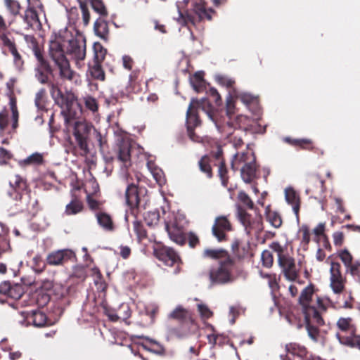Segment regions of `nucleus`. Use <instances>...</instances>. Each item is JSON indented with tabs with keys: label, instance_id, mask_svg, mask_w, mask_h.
<instances>
[{
	"label": "nucleus",
	"instance_id": "c9c22d12",
	"mask_svg": "<svg viewBox=\"0 0 360 360\" xmlns=\"http://www.w3.org/2000/svg\"><path fill=\"white\" fill-rule=\"evenodd\" d=\"M231 250L237 257L244 258L249 253L250 244H243L239 240L236 239L231 244Z\"/></svg>",
	"mask_w": 360,
	"mask_h": 360
},
{
	"label": "nucleus",
	"instance_id": "20e7f679",
	"mask_svg": "<svg viewBox=\"0 0 360 360\" xmlns=\"http://www.w3.org/2000/svg\"><path fill=\"white\" fill-rule=\"evenodd\" d=\"M24 39L37 59V65L34 68L35 77L41 84H46L49 89L51 84H57L50 78L53 75V68L49 61L44 57L42 48L39 46L37 39L33 35L26 34Z\"/></svg>",
	"mask_w": 360,
	"mask_h": 360
},
{
	"label": "nucleus",
	"instance_id": "7c9ffc66",
	"mask_svg": "<svg viewBox=\"0 0 360 360\" xmlns=\"http://www.w3.org/2000/svg\"><path fill=\"white\" fill-rule=\"evenodd\" d=\"M284 141L294 147H298L302 150H313L314 148L313 141L309 139H292L290 137H285Z\"/></svg>",
	"mask_w": 360,
	"mask_h": 360
},
{
	"label": "nucleus",
	"instance_id": "dca6fc26",
	"mask_svg": "<svg viewBox=\"0 0 360 360\" xmlns=\"http://www.w3.org/2000/svg\"><path fill=\"white\" fill-rule=\"evenodd\" d=\"M75 252L70 249H63L49 252L46 258V264L50 266H63L68 262L76 260Z\"/></svg>",
	"mask_w": 360,
	"mask_h": 360
},
{
	"label": "nucleus",
	"instance_id": "1a4fd4ad",
	"mask_svg": "<svg viewBox=\"0 0 360 360\" xmlns=\"http://www.w3.org/2000/svg\"><path fill=\"white\" fill-rule=\"evenodd\" d=\"M234 259L220 260L219 266L212 268L209 272V278L212 285H224L233 281L232 271L235 269Z\"/></svg>",
	"mask_w": 360,
	"mask_h": 360
},
{
	"label": "nucleus",
	"instance_id": "f3484780",
	"mask_svg": "<svg viewBox=\"0 0 360 360\" xmlns=\"http://www.w3.org/2000/svg\"><path fill=\"white\" fill-rule=\"evenodd\" d=\"M346 278L342 274L341 264L331 262L330 268V286L335 294H340L345 287Z\"/></svg>",
	"mask_w": 360,
	"mask_h": 360
},
{
	"label": "nucleus",
	"instance_id": "0e129e2a",
	"mask_svg": "<svg viewBox=\"0 0 360 360\" xmlns=\"http://www.w3.org/2000/svg\"><path fill=\"white\" fill-rule=\"evenodd\" d=\"M339 257L347 267L352 262L353 257L347 250H343L339 253Z\"/></svg>",
	"mask_w": 360,
	"mask_h": 360
},
{
	"label": "nucleus",
	"instance_id": "a878e982",
	"mask_svg": "<svg viewBox=\"0 0 360 360\" xmlns=\"http://www.w3.org/2000/svg\"><path fill=\"white\" fill-rule=\"evenodd\" d=\"M285 197L287 202L292 206V210L298 219L300 209V198L299 194L293 188H288L285 191Z\"/></svg>",
	"mask_w": 360,
	"mask_h": 360
},
{
	"label": "nucleus",
	"instance_id": "ddd939ff",
	"mask_svg": "<svg viewBox=\"0 0 360 360\" xmlns=\"http://www.w3.org/2000/svg\"><path fill=\"white\" fill-rule=\"evenodd\" d=\"M154 255L164 264L168 266H175L174 274L179 273L182 262L178 253L173 248L164 245H157L154 248Z\"/></svg>",
	"mask_w": 360,
	"mask_h": 360
},
{
	"label": "nucleus",
	"instance_id": "72a5a7b5",
	"mask_svg": "<svg viewBox=\"0 0 360 360\" xmlns=\"http://www.w3.org/2000/svg\"><path fill=\"white\" fill-rule=\"evenodd\" d=\"M190 82L196 92H202L206 88L205 81L204 79V72L202 71L195 72L190 78Z\"/></svg>",
	"mask_w": 360,
	"mask_h": 360
},
{
	"label": "nucleus",
	"instance_id": "b1692460",
	"mask_svg": "<svg viewBox=\"0 0 360 360\" xmlns=\"http://www.w3.org/2000/svg\"><path fill=\"white\" fill-rule=\"evenodd\" d=\"M307 193H312L321 197L326 191L325 181L319 174H313L308 180Z\"/></svg>",
	"mask_w": 360,
	"mask_h": 360
},
{
	"label": "nucleus",
	"instance_id": "4be33fe9",
	"mask_svg": "<svg viewBox=\"0 0 360 360\" xmlns=\"http://www.w3.org/2000/svg\"><path fill=\"white\" fill-rule=\"evenodd\" d=\"M256 157L252 151L248 148L245 151L237 153L233 155L231 160V167L232 170L237 171L243 165H247L252 162H255Z\"/></svg>",
	"mask_w": 360,
	"mask_h": 360
},
{
	"label": "nucleus",
	"instance_id": "7ed1b4c3",
	"mask_svg": "<svg viewBox=\"0 0 360 360\" xmlns=\"http://www.w3.org/2000/svg\"><path fill=\"white\" fill-rule=\"evenodd\" d=\"M168 319L177 323L176 326L170 323L167 326V334L171 338H184L196 329L192 312L181 305L177 306L168 314Z\"/></svg>",
	"mask_w": 360,
	"mask_h": 360
},
{
	"label": "nucleus",
	"instance_id": "cd10ccee",
	"mask_svg": "<svg viewBox=\"0 0 360 360\" xmlns=\"http://www.w3.org/2000/svg\"><path fill=\"white\" fill-rule=\"evenodd\" d=\"M11 246L9 239L8 228L0 221V257L3 254L10 252Z\"/></svg>",
	"mask_w": 360,
	"mask_h": 360
},
{
	"label": "nucleus",
	"instance_id": "412c9836",
	"mask_svg": "<svg viewBox=\"0 0 360 360\" xmlns=\"http://www.w3.org/2000/svg\"><path fill=\"white\" fill-rule=\"evenodd\" d=\"M0 294L6 298L19 300L24 294V288L20 284L4 281L0 283Z\"/></svg>",
	"mask_w": 360,
	"mask_h": 360
},
{
	"label": "nucleus",
	"instance_id": "5fc2aeb1",
	"mask_svg": "<svg viewBox=\"0 0 360 360\" xmlns=\"http://www.w3.org/2000/svg\"><path fill=\"white\" fill-rule=\"evenodd\" d=\"M89 2L94 11L100 14L101 16L108 15L107 9L102 0H90Z\"/></svg>",
	"mask_w": 360,
	"mask_h": 360
},
{
	"label": "nucleus",
	"instance_id": "bb28decb",
	"mask_svg": "<svg viewBox=\"0 0 360 360\" xmlns=\"http://www.w3.org/2000/svg\"><path fill=\"white\" fill-rule=\"evenodd\" d=\"M257 165L256 161L248 164L247 165H243L239 169L240 170V176L242 179L247 184L252 183L255 179L257 178Z\"/></svg>",
	"mask_w": 360,
	"mask_h": 360
},
{
	"label": "nucleus",
	"instance_id": "49530a36",
	"mask_svg": "<svg viewBox=\"0 0 360 360\" xmlns=\"http://www.w3.org/2000/svg\"><path fill=\"white\" fill-rule=\"evenodd\" d=\"M266 217L267 221L274 228L278 229L281 226L283 221L281 216L278 212L269 210L266 212Z\"/></svg>",
	"mask_w": 360,
	"mask_h": 360
},
{
	"label": "nucleus",
	"instance_id": "c756f323",
	"mask_svg": "<svg viewBox=\"0 0 360 360\" xmlns=\"http://www.w3.org/2000/svg\"><path fill=\"white\" fill-rule=\"evenodd\" d=\"M285 348L287 354L297 356L300 358L301 360H304L310 354L304 346L295 342L287 344Z\"/></svg>",
	"mask_w": 360,
	"mask_h": 360
},
{
	"label": "nucleus",
	"instance_id": "6e6d98bb",
	"mask_svg": "<svg viewBox=\"0 0 360 360\" xmlns=\"http://www.w3.org/2000/svg\"><path fill=\"white\" fill-rule=\"evenodd\" d=\"M28 214L35 216L39 211V202L37 199L29 197L28 203L25 209Z\"/></svg>",
	"mask_w": 360,
	"mask_h": 360
},
{
	"label": "nucleus",
	"instance_id": "0eeeda50",
	"mask_svg": "<svg viewBox=\"0 0 360 360\" xmlns=\"http://www.w3.org/2000/svg\"><path fill=\"white\" fill-rule=\"evenodd\" d=\"M179 17L176 19L179 24L183 26H188L189 24L195 25L197 22L204 19L212 20L211 13L213 9L207 10L205 3L202 0H196L191 4V8L181 11L179 8Z\"/></svg>",
	"mask_w": 360,
	"mask_h": 360
},
{
	"label": "nucleus",
	"instance_id": "69168bd1",
	"mask_svg": "<svg viewBox=\"0 0 360 360\" xmlns=\"http://www.w3.org/2000/svg\"><path fill=\"white\" fill-rule=\"evenodd\" d=\"M217 81L219 84L228 88L232 87L235 83L234 80L224 75H218Z\"/></svg>",
	"mask_w": 360,
	"mask_h": 360
},
{
	"label": "nucleus",
	"instance_id": "39448f33",
	"mask_svg": "<svg viewBox=\"0 0 360 360\" xmlns=\"http://www.w3.org/2000/svg\"><path fill=\"white\" fill-rule=\"evenodd\" d=\"M49 92L55 103L61 108L65 120L66 118H75L78 112H81L82 109L77 103V98L71 91H62L57 83L51 84Z\"/></svg>",
	"mask_w": 360,
	"mask_h": 360
},
{
	"label": "nucleus",
	"instance_id": "4d7b16f0",
	"mask_svg": "<svg viewBox=\"0 0 360 360\" xmlns=\"http://www.w3.org/2000/svg\"><path fill=\"white\" fill-rule=\"evenodd\" d=\"M306 329L311 339H312L314 342H318L320 336L319 329L316 326H313L309 321L306 322Z\"/></svg>",
	"mask_w": 360,
	"mask_h": 360
},
{
	"label": "nucleus",
	"instance_id": "a18cd8bd",
	"mask_svg": "<svg viewBox=\"0 0 360 360\" xmlns=\"http://www.w3.org/2000/svg\"><path fill=\"white\" fill-rule=\"evenodd\" d=\"M200 170L206 174L207 177H212V169L210 165V158L208 155L202 156L198 162Z\"/></svg>",
	"mask_w": 360,
	"mask_h": 360
},
{
	"label": "nucleus",
	"instance_id": "de8ad7c7",
	"mask_svg": "<svg viewBox=\"0 0 360 360\" xmlns=\"http://www.w3.org/2000/svg\"><path fill=\"white\" fill-rule=\"evenodd\" d=\"M47 101L46 91L44 88L40 89L35 95L34 103L39 110L46 109Z\"/></svg>",
	"mask_w": 360,
	"mask_h": 360
},
{
	"label": "nucleus",
	"instance_id": "bf43d9fd",
	"mask_svg": "<svg viewBox=\"0 0 360 360\" xmlns=\"http://www.w3.org/2000/svg\"><path fill=\"white\" fill-rule=\"evenodd\" d=\"M261 259L264 266L266 268L272 266L274 263V257L269 250H266L262 252Z\"/></svg>",
	"mask_w": 360,
	"mask_h": 360
},
{
	"label": "nucleus",
	"instance_id": "2eb2a0df",
	"mask_svg": "<svg viewBox=\"0 0 360 360\" xmlns=\"http://www.w3.org/2000/svg\"><path fill=\"white\" fill-rule=\"evenodd\" d=\"M229 217V215L217 216L212 226V234L219 243L227 241L228 233L233 229Z\"/></svg>",
	"mask_w": 360,
	"mask_h": 360
},
{
	"label": "nucleus",
	"instance_id": "f704fd0d",
	"mask_svg": "<svg viewBox=\"0 0 360 360\" xmlns=\"http://www.w3.org/2000/svg\"><path fill=\"white\" fill-rule=\"evenodd\" d=\"M203 255L213 259L227 260L233 259L229 252L222 248L219 249H206L204 250Z\"/></svg>",
	"mask_w": 360,
	"mask_h": 360
},
{
	"label": "nucleus",
	"instance_id": "a211bd4d",
	"mask_svg": "<svg viewBox=\"0 0 360 360\" xmlns=\"http://www.w3.org/2000/svg\"><path fill=\"white\" fill-rule=\"evenodd\" d=\"M131 143L129 139H120L115 146L114 150L117 159L121 162L126 168L131 166Z\"/></svg>",
	"mask_w": 360,
	"mask_h": 360
},
{
	"label": "nucleus",
	"instance_id": "a19ab883",
	"mask_svg": "<svg viewBox=\"0 0 360 360\" xmlns=\"http://www.w3.org/2000/svg\"><path fill=\"white\" fill-rule=\"evenodd\" d=\"M87 277L86 266L83 265H77L74 266L72 274L69 276L68 281L74 282V279L78 280V282H83Z\"/></svg>",
	"mask_w": 360,
	"mask_h": 360
},
{
	"label": "nucleus",
	"instance_id": "9d476101",
	"mask_svg": "<svg viewBox=\"0 0 360 360\" xmlns=\"http://www.w3.org/2000/svg\"><path fill=\"white\" fill-rule=\"evenodd\" d=\"M200 103L197 99L193 98L186 111V129L189 139L196 143H201L203 141L202 136L195 132V129L201 125V120L199 118L198 108Z\"/></svg>",
	"mask_w": 360,
	"mask_h": 360
},
{
	"label": "nucleus",
	"instance_id": "423d86ee",
	"mask_svg": "<svg viewBox=\"0 0 360 360\" xmlns=\"http://www.w3.org/2000/svg\"><path fill=\"white\" fill-rule=\"evenodd\" d=\"M269 248L276 252L278 264L285 278L289 281H296L300 277V269L297 267L294 257L277 241L272 242Z\"/></svg>",
	"mask_w": 360,
	"mask_h": 360
},
{
	"label": "nucleus",
	"instance_id": "79ce46f5",
	"mask_svg": "<svg viewBox=\"0 0 360 360\" xmlns=\"http://www.w3.org/2000/svg\"><path fill=\"white\" fill-rule=\"evenodd\" d=\"M5 8L10 15L16 17L20 14L22 9L20 2L17 0H4Z\"/></svg>",
	"mask_w": 360,
	"mask_h": 360
},
{
	"label": "nucleus",
	"instance_id": "f03ea898",
	"mask_svg": "<svg viewBox=\"0 0 360 360\" xmlns=\"http://www.w3.org/2000/svg\"><path fill=\"white\" fill-rule=\"evenodd\" d=\"M75 118H66L65 123L67 129L72 132L76 145L70 141L72 153L76 154L77 148L80 150V155L86 156L89 153V141L91 131H96L94 126L85 120Z\"/></svg>",
	"mask_w": 360,
	"mask_h": 360
},
{
	"label": "nucleus",
	"instance_id": "3c124183",
	"mask_svg": "<svg viewBox=\"0 0 360 360\" xmlns=\"http://www.w3.org/2000/svg\"><path fill=\"white\" fill-rule=\"evenodd\" d=\"M83 102L85 108L91 111L93 113L96 112L98 110V103L97 100L91 96L87 95L84 96Z\"/></svg>",
	"mask_w": 360,
	"mask_h": 360
},
{
	"label": "nucleus",
	"instance_id": "6ab92c4d",
	"mask_svg": "<svg viewBox=\"0 0 360 360\" xmlns=\"http://www.w3.org/2000/svg\"><path fill=\"white\" fill-rule=\"evenodd\" d=\"M0 39L4 47L11 53L13 58V64L18 70H22L25 64L24 60L17 49L14 39H10L7 34H2Z\"/></svg>",
	"mask_w": 360,
	"mask_h": 360
},
{
	"label": "nucleus",
	"instance_id": "37998d69",
	"mask_svg": "<svg viewBox=\"0 0 360 360\" xmlns=\"http://www.w3.org/2000/svg\"><path fill=\"white\" fill-rule=\"evenodd\" d=\"M83 208L82 202L77 198H75L66 205L65 212L67 215L76 214L82 212Z\"/></svg>",
	"mask_w": 360,
	"mask_h": 360
},
{
	"label": "nucleus",
	"instance_id": "f257e3e1",
	"mask_svg": "<svg viewBox=\"0 0 360 360\" xmlns=\"http://www.w3.org/2000/svg\"><path fill=\"white\" fill-rule=\"evenodd\" d=\"M65 54L72 56L77 61L84 60L86 57V39L82 35L72 37L67 30H60L51 36L49 41V55L58 70L62 80L72 81L75 72Z\"/></svg>",
	"mask_w": 360,
	"mask_h": 360
},
{
	"label": "nucleus",
	"instance_id": "f8f14e48",
	"mask_svg": "<svg viewBox=\"0 0 360 360\" xmlns=\"http://www.w3.org/2000/svg\"><path fill=\"white\" fill-rule=\"evenodd\" d=\"M238 218L250 236H257L263 230L262 218L259 214L252 216L243 208L238 207Z\"/></svg>",
	"mask_w": 360,
	"mask_h": 360
},
{
	"label": "nucleus",
	"instance_id": "e2e57ef3",
	"mask_svg": "<svg viewBox=\"0 0 360 360\" xmlns=\"http://www.w3.org/2000/svg\"><path fill=\"white\" fill-rule=\"evenodd\" d=\"M13 158L12 153L3 147H0V165H5Z\"/></svg>",
	"mask_w": 360,
	"mask_h": 360
},
{
	"label": "nucleus",
	"instance_id": "c03bdc74",
	"mask_svg": "<svg viewBox=\"0 0 360 360\" xmlns=\"http://www.w3.org/2000/svg\"><path fill=\"white\" fill-rule=\"evenodd\" d=\"M94 32L97 36L105 39L108 34V23L101 19L97 20L94 23Z\"/></svg>",
	"mask_w": 360,
	"mask_h": 360
},
{
	"label": "nucleus",
	"instance_id": "052dcab7",
	"mask_svg": "<svg viewBox=\"0 0 360 360\" xmlns=\"http://www.w3.org/2000/svg\"><path fill=\"white\" fill-rule=\"evenodd\" d=\"M238 200L243 205L246 206L248 209H254V202L250 196L245 191H240L238 195Z\"/></svg>",
	"mask_w": 360,
	"mask_h": 360
},
{
	"label": "nucleus",
	"instance_id": "864d4df0",
	"mask_svg": "<svg viewBox=\"0 0 360 360\" xmlns=\"http://www.w3.org/2000/svg\"><path fill=\"white\" fill-rule=\"evenodd\" d=\"M134 231H135L137 238L141 241L147 238V231L141 221L135 220L133 222Z\"/></svg>",
	"mask_w": 360,
	"mask_h": 360
},
{
	"label": "nucleus",
	"instance_id": "e433bc0d",
	"mask_svg": "<svg viewBox=\"0 0 360 360\" xmlns=\"http://www.w3.org/2000/svg\"><path fill=\"white\" fill-rule=\"evenodd\" d=\"M236 98L251 110H255L257 108L259 104L257 97L248 93H241L238 94Z\"/></svg>",
	"mask_w": 360,
	"mask_h": 360
},
{
	"label": "nucleus",
	"instance_id": "473e14b6",
	"mask_svg": "<svg viewBox=\"0 0 360 360\" xmlns=\"http://www.w3.org/2000/svg\"><path fill=\"white\" fill-rule=\"evenodd\" d=\"M102 63L94 62L89 63V72L94 79L104 81L105 79V72L102 68Z\"/></svg>",
	"mask_w": 360,
	"mask_h": 360
},
{
	"label": "nucleus",
	"instance_id": "58836bf2",
	"mask_svg": "<svg viewBox=\"0 0 360 360\" xmlns=\"http://www.w3.org/2000/svg\"><path fill=\"white\" fill-rule=\"evenodd\" d=\"M298 237L300 238V243L303 250H307L309 244L311 241L310 229L308 225L302 224L300 226L298 231Z\"/></svg>",
	"mask_w": 360,
	"mask_h": 360
},
{
	"label": "nucleus",
	"instance_id": "c85d7f7f",
	"mask_svg": "<svg viewBox=\"0 0 360 360\" xmlns=\"http://www.w3.org/2000/svg\"><path fill=\"white\" fill-rule=\"evenodd\" d=\"M314 292V286L313 284H310L304 288L299 297V304L302 307L303 311L311 307L310 303L311 298Z\"/></svg>",
	"mask_w": 360,
	"mask_h": 360
},
{
	"label": "nucleus",
	"instance_id": "5701e85b",
	"mask_svg": "<svg viewBox=\"0 0 360 360\" xmlns=\"http://www.w3.org/2000/svg\"><path fill=\"white\" fill-rule=\"evenodd\" d=\"M23 315L27 324H32L35 327H44L49 325V320L46 315L39 310L24 311Z\"/></svg>",
	"mask_w": 360,
	"mask_h": 360
},
{
	"label": "nucleus",
	"instance_id": "338daca9",
	"mask_svg": "<svg viewBox=\"0 0 360 360\" xmlns=\"http://www.w3.org/2000/svg\"><path fill=\"white\" fill-rule=\"evenodd\" d=\"M347 271H349L352 276H356L359 277L360 280V263L359 262H356L354 263H351L347 267Z\"/></svg>",
	"mask_w": 360,
	"mask_h": 360
},
{
	"label": "nucleus",
	"instance_id": "2f4dec72",
	"mask_svg": "<svg viewBox=\"0 0 360 360\" xmlns=\"http://www.w3.org/2000/svg\"><path fill=\"white\" fill-rule=\"evenodd\" d=\"M11 187L18 193L21 194L28 189L27 180L20 175L16 174L10 180Z\"/></svg>",
	"mask_w": 360,
	"mask_h": 360
},
{
	"label": "nucleus",
	"instance_id": "680f3d73",
	"mask_svg": "<svg viewBox=\"0 0 360 360\" xmlns=\"http://www.w3.org/2000/svg\"><path fill=\"white\" fill-rule=\"evenodd\" d=\"M50 300L51 297L48 293L40 292L37 294L36 302L39 307H43L49 304Z\"/></svg>",
	"mask_w": 360,
	"mask_h": 360
},
{
	"label": "nucleus",
	"instance_id": "8fccbe9b",
	"mask_svg": "<svg viewBox=\"0 0 360 360\" xmlns=\"http://www.w3.org/2000/svg\"><path fill=\"white\" fill-rule=\"evenodd\" d=\"M44 162V156L39 153H34L23 160V163L26 165H42Z\"/></svg>",
	"mask_w": 360,
	"mask_h": 360
},
{
	"label": "nucleus",
	"instance_id": "aec40b11",
	"mask_svg": "<svg viewBox=\"0 0 360 360\" xmlns=\"http://www.w3.org/2000/svg\"><path fill=\"white\" fill-rule=\"evenodd\" d=\"M103 313L108 317L109 320L113 322L117 321H126L131 314V311L128 304H122L119 309L115 311L103 304Z\"/></svg>",
	"mask_w": 360,
	"mask_h": 360
},
{
	"label": "nucleus",
	"instance_id": "6e6552de",
	"mask_svg": "<svg viewBox=\"0 0 360 360\" xmlns=\"http://www.w3.org/2000/svg\"><path fill=\"white\" fill-rule=\"evenodd\" d=\"M337 326L339 331L336 333V337L339 342L345 346L360 349V335L356 334V328L352 323V319H339Z\"/></svg>",
	"mask_w": 360,
	"mask_h": 360
},
{
	"label": "nucleus",
	"instance_id": "ea45409f",
	"mask_svg": "<svg viewBox=\"0 0 360 360\" xmlns=\"http://www.w3.org/2000/svg\"><path fill=\"white\" fill-rule=\"evenodd\" d=\"M24 22L30 27H33L37 24H39V13L37 11L27 8L23 15H22Z\"/></svg>",
	"mask_w": 360,
	"mask_h": 360
},
{
	"label": "nucleus",
	"instance_id": "13d9d810",
	"mask_svg": "<svg viewBox=\"0 0 360 360\" xmlns=\"http://www.w3.org/2000/svg\"><path fill=\"white\" fill-rule=\"evenodd\" d=\"M78 1L82 13V20L84 25V26H86L89 25L90 20V13L88 9L87 3L82 0H78Z\"/></svg>",
	"mask_w": 360,
	"mask_h": 360
},
{
	"label": "nucleus",
	"instance_id": "603ef678",
	"mask_svg": "<svg viewBox=\"0 0 360 360\" xmlns=\"http://www.w3.org/2000/svg\"><path fill=\"white\" fill-rule=\"evenodd\" d=\"M218 175L221 181L222 185L224 187H227L229 184V176L228 170L224 160H221L219 163Z\"/></svg>",
	"mask_w": 360,
	"mask_h": 360
},
{
	"label": "nucleus",
	"instance_id": "9b49d317",
	"mask_svg": "<svg viewBox=\"0 0 360 360\" xmlns=\"http://www.w3.org/2000/svg\"><path fill=\"white\" fill-rule=\"evenodd\" d=\"M130 174L127 176V182L128 184L125 191V200L127 206L129 207L131 214L135 217L139 214L140 208L143 207L142 205L143 199L141 197V188H139L138 184L129 181ZM136 181L139 182L140 178L136 174Z\"/></svg>",
	"mask_w": 360,
	"mask_h": 360
},
{
	"label": "nucleus",
	"instance_id": "4c0bfd02",
	"mask_svg": "<svg viewBox=\"0 0 360 360\" xmlns=\"http://www.w3.org/2000/svg\"><path fill=\"white\" fill-rule=\"evenodd\" d=\"M304 314V318L306 322L313 321L317 323L319 326H322L324 324V321L323 318L321 317L320 313L318 310L314 307H309V309L303 311Z\"/></svg>",
	"mask_w": 360,
	"mask_h": 360
},
{
	"label": "nucleus",
	"instance_id": "393cba45",
	"mask_svg": "<svg viewBox=\"0 0 360 360\" xmlns=\"http://www.w3.org/2000/svg\"><path fill=\"white\" fill-rule=\"evenodd\" d=\"M98 225L105 231L112 232L115 229L114 221L110 214L99 211L95 214Z\"/></svg>",
	"mask_w": 360,
	"mask_h": 360
},
{
	"label": "nucleus",
	"instance_id": "4468645a",
	"mask_svg": "<svg viewBox=\"0 0 360 360\" xmlns=\"http://www.w3.org/2000/svg\"><path fill=\"white\" fill-rule=\"evenodd\" d=\"M187 222L180 217H175L173 220L165 222V229L169 238L178 245H184L186 243L185 233Z\"/></svg>",
	"mask_w": 360,
	"mask_h": 360
},
{
	"label": "nucleus",
	"instance_id": "774afa93",
	"mask_svg": "<svg viewBox=\"0 0 360 360\" xmlns=\"http://www.w3.org/2000/svg\"><path fill=\"white\" fill-rule=\"evenodd\" d=\"M279 278H277L276 274H272L271 276H268V283L270 288L273 291L278 290L280 288L278 283Z\"/></svg>",
	"mask_w": 360,
	"mask_h": 360
},
{
	"label": "nucleus",
	"instance_id": "09e8293b",
	"mask_svg": "<svg viewBox=\"0 0 360 360\" xmlns=\"http://www.w3.org/2000/svg\"><path fill=\"white\" fill-rule=\"evenodd\" d=\"M94 56L93 61L102 63L106 56L107 50L100 44L95 43L94 45Z\"/></svg>",
	"mask_w": 360,
	"mask_h": 360
}]
</instances>
